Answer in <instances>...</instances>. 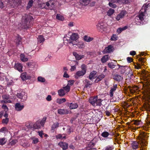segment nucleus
Here are the masks:
<instances>
[{
	"label": "nucleus",
	"mask_w": 150,
	"mask_h": 150,
	"mask_svg": "<svg viewBox=\"0 0 150 150\" xmlns=\"http://www.w3.org/2000/svg\"><path fill=\"white\" fill-rule=\"evenodd\" d=\"M56 18L57 19L60 21H63L64 19L63 17L59 14H57Z\"/></svg>",
	"instance_id": "36"
},
{
	"label": "nucleus",
	"mask_w": 150,
	"mask_h": 150,
	"mask_svg": "<svg viewBox=\"0 0 150 150\" xmlns=\"http://www.w3.org/2000/svg\"><path fill=\"white\" fill-rule=\"evenodd\" d=\"M117 85H114L112 87V88L111 89V90L110 91V96L111 97H112L113 96V92L114 91H115L117 88Z\"/></svg>",
	"instance_id": "20"
},
{
	"label": "nucleus",
	"mask_w": 150,
	"mask_h": 150,
	"mask_svg": "<svg viewBox=\"0 0 150 150\" xmlns=\"http://www.w3.org/2000/svg\"><path fill=\"white\" fill-rule=\"evenodd\" d=\"M58 113L60 115L67 114L69 113V111L66 109H59L57 110Z\"/></svg>",
	"instance_id": "12"
},
{
	"label": "nucleus",
	"mask_w": 150,
	"mask_h": 150,
	"mask_svg": "<svg viewBox=\"0 0 150 150\" xmlns=\"http://www.w3.org/2000/svg\"><path fill=\"white\" fill-rule=\"evenodd\" d=\"M22 67H23L22 65L20 63H17L15 64V69H17L19 71H22Z\"/></svg>",
	"instance_id": "16"
},
{
	"label": "nucleus",
	"mask_w": 150,
	"mask_h": 150,
	"mask_svg": "<svg viewBox=\"0 0 150 150\" xmlns=\"http://www.w3.org/2000/svg\"><path fill=\"white\" fill-rule=\"evenodd\" d=\"M38 135L41 137H42V135L43 134V133L42 131H39L38 132Z\"/></svg>",
	"instance_id": "63"
},
{
	"label": "nucleus",
	"mask_w": 150,
	"mask_h": 150,
	"mask_svg": "<svg viewBox=\"0 0 150 150\" xmlns=\"http://www.w3.org/2000/svg\"><path fill=\"white\" fill-rule=\"evenodd\" d=\"M58 95L60 96H63L65 94L64 90L63 89H60L58 91Z\"/></svg>",
	"instance_id": "29"
},
{
	"label": "nucleus",
	"mask_w": 150,
	"mask_h": 150,
	"mask_svg": "<svg viewBox=\"0 0 150 150\" xmlns=\"http://www.w3.org/2000/svg\"><path fill=\"white\" fill-rule=\"evenodd\" d=\"M115 10L111 8H109V10L107 12V15L108 16H110L115 12Z\"/></svg>",
	"instance_id": "21"
},
{
	"label": "nucleus",
	"mask_w": 150,
	"mask_h": 150,
	"mask_svg": "<svg viewBox=\"0 0 150 150\" xmlns=\"http://www.w3.org/2000/svg\"><path fill=\"white\" fill-rule=\"evenodd\" d=\"M93 38L86 35H85L83 37V39L85 41L89 42L92 41Z\"/></svg>",
	"instance_id": "27"
},
{
	"label": "nucleus",
	"mask_w": 150,
	"mask_h": 150,
	"mask_svg": "<svg viewBox=\"0 0 150 150\" xmlns=\"http://www.w3.org/2000/svg\"><path fill=\"white\" fill-rule=\"evenodd\" d=\"M114 79L116 81H119L122 80L123 78L122 76L117 74L114 76Z\"/></svg>",
	"instance_id": "23"
},
{
	"label": "nucleus",
	"mask_w": 150,
	"mask_h": 150,
	"mask_svg": "<svg viewBox=\"0 0 150 150\" xmlns=\"http://www.w3.org/2000/svg\"><path fill=\"white\" fill-rule=\"evenodd\" d=\"M63 77L64 78H67L69 77V76L67 73L66 71H65L64 72Z\"/></svg>",
	"instance_id": "61"
},
{
	"label": "nucleus",
	"mask_w": 150,
	"mask_h": 150,
	"mask_svg": "<svg viewBox=\"0 0 150 150\" xmlns=\"http://www.w3.org/2000/svg\"><path fill=\"white\" fill-rule=\"evenodd\" d=\"M113 47L111 45H108L107 47L105 48L103 51L104 53H109L112 51Z\"/></svg>",
	"instance_id": "10"
},
{
	"label": "nucleus",
	"mask_w": 150,
	"mask_h": 150,
	"mask_svg": "<svg viewBox=\"0 0 150 150\" xmlns=\"http://www.w3.org/2000/svg\"><path fill=\"white\" fill-rule=\"evenodd\" d=\"M51 57L50 55H48L45 59V61H47L50 60L51 59Z\"/></svg>",
	"instance_id": "60"
},
{
	"label": "nucleus",
	"mask_w": 150,
	"mask_h": 150,
	"mask_svg": "<svg viewBox=\"0 0 150 150\" xmlns=\"http://www.w3.org/2000/svg\"><path fill=\"white\" fill-rule=\"evenodd\" d=\"M58 145L62 148L63 150H65L67 149L68 148V144L65 142H60L59 144Z\"/></svg>",
	"instance_id": "13"
},
{
	"label": "nucleus",
	"mask_w": 150,
	"mask_h": 150,
	"mask_svg": "<svg viewBox=\"0 0 150 150\" xmlns=\"http://www.w3.org/2000/svg\"><path fill=\"white\" fill-rule=\"evenodd\" d=\"M46 120V117H43L41 120L37 121L34 124L33 127L35 129H38L44 126Z\"/></svg>",
	"instance_id": "5"
},
{
	"label": "nucleus",
	"mask_w": 150,
	"mask_h": 150,
	"mask_svg": "<svg viewBox=\"0 0 150 150\" xmlns=\"http://www.w3.org/2000/svg\"><path fill=\"white\" fill-rule=\"evenodd\" d=\"M108 5L110 7L113 8H115L117 7V6L115 4L111 2H109Z\"/></svg>",
	"instance_id": "45"
},
{
	"label": "nucleus",
	"mask_w": 150,
	"mask_h": 150,
	"mask_svg": "<svg viewBox=\"0 0 150 150\" xmlns=\"http://www.w3.org/2000/svg\"><path fill=\"white\" fill-rule=\"evenodd\" d=\"M96 27L98 30H100V29H102L103 28V25L101 24L100 23H98L96 25Z\"/></svg>",
	"instance_id": "43"
},
{
	"label": "nucleus",
	"mask_w": 150,
	"mask_h": 150,
	"mask_svg": "<svg viewBox=\"0 0 150 150\" xmlns=\"http://www.w3.org/2000/svg\"><path fill=\"white\" fill-rule=\"evenodd\" d=\"M16 96L21 99V102H24L26 100L27 98V94L24 91H19L17 93Z\"/></svg>",
	"instance_id": "7"
},
{
	"label": "nucleus",
	"mask_w": 150,
	"mask_h": 150,
	"mask_svg": "<svg viewBox=\"0 0 150 150\" xmlns=\"http://www.w3.org/2000/svg\"><path fill=\"white\" fill-rule=\"evenodd\" d=\"M108 65L109 67L111 69L114 68L115 66V65H114L112 62L109 63L108 64Z\"/></svg>",
	"instance_id": "49"
},
{
	"label": "nucleus",
	"mask_w": 150,
	"mask_h": 150,
	"mask_svg": "<svg viewBox=\"0 0 150 150\" xmlns=\"http://www.w3.org/2000/svg\"><path fill=\"white\" fill-rule=\"evenodd\" d=\"M32 140V143L33 144H36L39 142V140L38 138L35 137H32L31 138Z\"/></svg>",
	"instance_id": "34"
},
{
	"label": "nucleus",
	"mask_w": 150,
	"mask_h": 150,
	"mask_svg": "<svg viewBox=\"0 0 150 150\" xmlns=\"http://www.w3.org/2000/svg\"><path fill=\"white\" fill-rule=\"evenodd\" d=\"M67 132L69 134L72 131L71 127L69 126H68L67 127Z\"/></svg>",
	"instance_id": "58"
},
{
	"label": "nucleus",
	"mask_w": 150,
	"mask_h": 150,
	"mask_svg": "<svg viewBox=\"0 0 150 150\" xmlns=\"http://www.w3.org/2000/svg\"><path fill=\"white\" fill-rule=\"evenodd\" d=\"M142 137V139L145 140L147 137V136H146V134L144 132H142L141 133Z\"/></svg>",
	"instance_id": "50"
},
{
	"label": "nucleus",
	"mask_w": 150,
	"mask_h": 150,
	"mask_svg": "<svg viewBox=\"0 0 150 150\" xmlns=\"http://www.w3.org/2000/svg\"><path fill=\"white\" fill-rule=\"evenodd\" d=\"M64 89V90L66 91L67 92H68L70 90V86H69L68 85H67V86L65 87H63Z\"/></svg>",
	"instance_id": "48"
},
{
	"label": "nucleus",
	"mask_w": 150,
	"mask_h": 150,
	"mask_svg": "<svg viewBox=\"0 0 150 150\" xmlns=\"http://www.w3.org/2000/svg\"><path fill=\"white\" fill-rule=\"evenodd\" d=\"M33 1L32 0H30L28 3V5L27 6V9H29L32 6Z\"/></svg>",
	"instance_id": "40"
},
{
	"label": "nucleus",
	"mask_w": 150,
	"mask_h": 150,
	"mask_svg": "<svg viewBox=\"0 0 150 150\" xmlns=\"http://www.w3.org/2000/svg\"><path fill=\"white\" fill-rule=\"evenodd\" d=\"M148 7V6L147 5L142 6L139 15L135 18L136 24L139 25L140 24H143L144 18L145 17L146 12Z\"/></svg>",
	"instance_id": "1"
},
{
	"label": "nucleus",
	"mask_w": 150,
	"mask_h": 150,
	"mask_svg": "<svg viewBox=\"0 0 150 150\" xmlns=\"http://www.w3.org/2000/svg\"><path fill=\"white\" fill-rule=\"evenodd\" d=\"M79 36L77 33H73L70 36V39L68 40L67 46L69 48H72L73 46L78 45L77 41Z\"/></svg>",
	"instance_id": "2"
},
{
	"label": "nucleus",
	"mask_w": 150,
	"mask_h": 150,
	"mask_svg": "<svg viewBox=\"0 0 150 150\" xmlns=\"http://www.w3.org/2000/svg\"><path fill=\"white\" fill-rule=\"evenodd\" d=\"M81 70L77 71L74 75L75 77L78 79L81 76L84 75L86 72V69L85 65L83 64L81 66Z\"/></svg>",
	"instance_id": "6"
},
{
	"label": "nucleus",
	"mask_w": 150,
	"mask_h": 150,
	"mask_svg": "<svg viewBox=\"0 0 150 150\" xmlns=\"http://www.w3.org/2000/svg\"><path fill=\"white\" fill-rule=\"evenodd\" d=\"M66 101V100L65 98H57L56 100V102L59 104H62Z\"/></svg>",
	"instance_id": "26"
},
{
	"label": "nucleus",
	"mask_w": 150,
	"mask_h": 150,
	"mask_svg": "<svg viewBox=\"0 0 150 150\" xmlns=\"http://www.w3.org/2000/svg\"><path fill=\"white\" fill-rule=\"evenodd\" d=\"M21 77L23 80H25L27 79H30V77L29 76V77L27 78L26 77V74L25 73L22 74L21 76Z\"/></svg>",
	"instance_id": "35"
},
{
	"label": "nucleus",
	"mask_w": 150,
	"mask_h": 150,
	"mask_svg": "<svg viewBox=\"0 0 150 150\" xmlns=\"http://www.w3.org/2000/svg\"><path fill=\"white\" fill-rule=\"evenodd\" d=\"M109 135V133L108 132L106 131L104 132L101 134V136L105 138L108 137Z\"/></svg>",
	"instance_id": "37"
},
{
	"label": "nucleus",
	"mask_w": 150,
	"mask_h": 150,
	"mask_svg": "<svg viewBox=\"0 0 150 150\" xmlns=\"http://www.w3.org/2000/svg\"><path fill=\"white\" fill-rule=\"evenodd\" d=\"M83 82L85 84V88H88L92 84V83L88 79L85 80Z\"/></svg>",
	"instance_id": "18"
},
{
	"label": "nucleus",
	"mask_w": 150,
	"mask_h": 150,
	"mask_svg": "<svg viewBox=\"0 0 150 150\" xmlns=\"http://www.w3.org/2000/svg\"><path fill=\"white\" fill-rule=\"evenodd\" d=\"M127 60L128 62L130 63L132 62V58L128 57L127 58Z\"/></svg>",
	"instance_id": "62"
},
{
	"label": "nucleus",
	"mask_w": 150,
	"mask_h": 150,
	"mask_svg": "<svg viewBox=\"0 0 150 150\" xmlns=\"http://www.w3.org/2000/svg\"><path fill=\"white\" fill-rule=\"evenodd\" d=\"M113 146H108L106 147L104 150H112L113 149Z\"/></svg>",
	"instance_id": "47"
},
{
	"label": "nucleus",
	"mask_w": 150,
	"mask_h": 150,
	"mask_svg": "<svg viewBox=\"0 0 150 150\" xmlns=\"http://www.w3.org/2000/svg\"><path fill=\"white\" fill-rule=\"evenodd\" d=\"M27 64L28 66L31 68H33L35 66V63L32 62H29Z\"/></svg>",
	"instance_id": "46"
},
{
	"label": "nucleus",
	"mask_w": 150,
	"mask_h": 150,
	"mask_svg": "<svg viewBox=\"0 0 150 150\" xmlns=\"http://www.w3.org/2000/svg\"><path fill=\"white\" fill-rule=\"evenodd\" d=\"M4 110L5 112H6L8 110V108L6 105H3L1 107Z\"/></svg>",
	"instance_id": "52"
},
{
	"label": "nucleus",
	"mask_w": 150,
	"mask_h": 150,
	"mask_svg": "<svg viewBox=\"0 0 150 150\" xmlns=\"http://www.w3.org/2000/svg\"><path fill=\"white\" fill-rule=\"evenodd\" d=\"M97 72L95 71H93L91 72L88 77L89 79L91 80L94 79L96 77Z\"/></svg>",
	"instance_id": "15"
},
{
	"label": "nucleus",
	"mask_w": 150,
	"mask_h": 150,
	"mask_svg": "<svg viewBox=\"0 0 150 150\" xmlns=\"http://www.w3.org/2000/svg\"><path fill=\"white\" fill-rule=\"evenodd\" d=\"M17 142V141L16 140H13L10 142V144L11 145H14Z\"/></svg>",
	"instance_id": "55"
},
{
	"label": "nucleus",
	"mask_w": 150,
	"mask_h": 150,
	"mask_svg": "<svg viewBox=\"0 0 150 150\" xmlns=\"http://www.w3.org/2000/svg\"><path fill=\"white\" fill-rule=\"evenodd\" d=\"M1 101L2 103H11V101L10 100H1Z\"/></svg>",
	"instance_id": "53"
},
{
	"label": "nucleus",
	"mask_w": 150,
	"mask_h": 150,
	"mask_svg": "<svg viewBox=\"0 0 150 150\" xmlns=\"http://www.w3.org/2000/svg\"><path fill=\"white\" fill-rule=\"evenodd\" d=\"M117 38L118 37L116 35H113L111 38V40L114 41L115 40H117Z\"/></svg>",
	"instance_id": "51"
},
{
	"label": "nucleus",
	"mask_w": 150,
	"mask_h": 150,
	"mask_svg": "<svg viewBox=\"0 0 150 150\" xmlns=\"http://www.w3.org/2000/svg\"><path fill=\"white\" fill-rule=\"evenodd\" d=\"M110 56L108 55H106L104 56L101 59V61L102 63L105 62L108 59Z\"/></svg>",
	"instance_id": "19"
},
{
	"label": "nucleus",
	"mask_w": 150,
	"mask_h": 150,
	"mask_svg": "<svg viewBox=\"0 0 150 150\" xmlns=\"http://www.w3.org/2000/svg\"><path fill=\"white\" fill-rule=\"evenodd\" d=\"M21 38H20L18 37L15 39V42L17 44L19 45L21 43Z\"/></svg>",
	"instance_id": "41"
},
{
	"label": "nucleus",
	"mask_w": 150,
	"mask_h": 150,
	"mask_svg": "<svg viewBox=\"0 0 150 150\" xmlns=\"http://www.w3.org/2000/svg\"><path fill=\"white\" fill-rule=\"evenodd\" d=\"M7 142V139L4 137L0 138V145H3Z\"/></svg>",
	"instance_id": "28"
},
{
	"label": "nucleus",
	"mask_w": 150,
	"mask_h": 150,
	"mask_svg": "<svg viewBox=\"0 0 150 150\" xmlns=\"http://www.w3.org/2000/svg\"><path fill=\"white\" fill-rule=\"evenodd\" d=\"M68 106L70 109H74L78 107V105L76 103H69L68 105Z\"/></svg>",
	"instance_id": "17"
},
{
	"label": "nucleus",
	"mask_w": 150,
	"mask_h": 150,
	"mask_svg": "<svg viewBox=\"0 0 150 150\" xmlns=\"http://www.w3.org/2000/svg\"><path fill=\"white\" fill-rule=\"evenodd\" d=\"M59 125V124L58 122H56L54 123L52 127V130H54L55 129L58 127Z\"/></svg>",
	"instance_id": "32"
},
{
	"label": "nucleus",
	"mask_w": 150,
	"mask_h": 150,
	"mask_svg": "<svg viewBox=\"0 0 150 150\" xmlns=\"http://www.w3.org/2000/svg\"><path fill=\"white\" fill-rule=\"evenodd\" d=\"M105 77L103 74H101L99 75L96 79V81H99L102 80Z\"/></svg>",
	"instance_id": "31"
},
{
	"label": "nucleus",
	"mask_w": 150,
	"mask_h": 150,
	"mask_svg": "<svg viewBox=\"0 0 150 150\" xmlns=\"http://www.w3.org/2000/svg\"><path fill=\"white\" fill-rule=\"evenodd\" d=\"M74 81L73 80H70L68 82L67 85L70 87L74 83Z\"/></svg>",
	"instance_id": "54"
},
{
	"label": "nucleus",
	"mask_w": 150,
	"mask_h": 150,
	"mask_svg": "<svg viewBox=\"0 0 150 150\" xmlns=\"http://www.w3.org/2000/svg\"><path fill=\"white\" fill-rule=\"evenodd\" d=\"M126 12L125 11H122L120 12V13L118 14L116 18V19L119 21L121 19L123 18L124 16L126 14Z\"/></svg>",
	"instance_id": "9"
},
{
	"label": "nucleus",
	"mask_w": 150,
	"mask_h": 150,
	"mask_svg": "<svg viewBox=\"0 0 150 150\" xmlns=\"http://www.w3.org/2000/svg\"><path fill=\"white\" fill-rule=\"evenodd\" d=\"M20 57L21 60L23 62H26L28 60V59L27 58L25 57L24 54H21Z\"/></svg>",
	"instance_id": "30"
},
{
	"label": "nucleus",
	"mask_w": 150,
	"mask_h": 150,
	"mask_svg": "<svg viewBox=\"0 0 150 150\" xmlns=\"http://www.w3.org/2000/svg\"><path fill=\"white\" fill-rule=\"evenodd\" d=\"M46 5L48 8L50 10L54 8V4L53 1H50L47 2Z\"/></svg>",
	"instance_id": "11"
},
{
	"label": "nucleus",
	"mask_w": 150,
	"mask_h": 150,
	"mask_svg": "<svg viewBox=\"0 0 150 150\" xmlns=\"http://www.w3.org/2000/svg\"><path fill=\"white\" fill-rule=\"evenodd\" d=\"M95 145V144L92 141H91L90 142L88 146L92 147L94 146Z\"/></svg>",
	"instance_id": "57"
},
{
	"label": "nucleus",
	"mask_w": 150,
	"mask_h": 150,
	"mask_svg": "<svg viewBox=\"0 0 150 150\" xmlns=\"http://www.w3.org/2000/svg\"><path fill=\"white\" fill-rule=\"evenodd\" d=\"M46 100L48 101H50L51 100V96L50 95H49L47 96L46 98Z\"/></svg>",
	"instance_id": "64"
},
{
	"label": "nucleus",
	"mask_w": 150,
	"mask_h": 150,
	"mask_svg": "<svg viewBox=\"0 0 150 150\" xmlns=\"http://www.w3.org/2000/svg\"><path fill=\"white\" fill-rule=\"evenodd\" d=\"M33 18L29 15L25 14L23 17L22 19V25L24 28H29L31 25L30 22L33 21Z\"/></svg>",
	"instance_id": "3"
},
{
	"label": "nucleus",
	"mask_w": 150,
	"mask_h": 150,
	"mask_svg": "<svg viewBox=\"0 0 150 150\" xmlns=\"http://www.w3.org/2000/svg\"><path fill=\"white\" fill-rule=\"evenodd\" d=\"M73 55L75 57L76 59L78 60H79L84 57L83 55H79L76 52L73 53Z\"/></svg>",
	"instance_id": "22"
},
{
	"label": "nucleus",
	"mask_w": 150,
	"mask_h": 150,
	"mask_svg": "<svg viewBox=\"0 0 150 150\" xmlns=\"http://www.w3.org/2000/svg\"><path fill=\"white\" fill-rule=\"evenodd\" d=\"M142 123V122L138 120H135L134 121V124L136 125H139Z\"/></svg>",
	"instance_id": "56"
},
{
	"label": "nucleus",
	"mask_w": 150,
	"mask_h": 150,
	"mask_svg": "<svg viewBox=\"0 0 150 150\" xmlns=\"http://www.w3.org/2000/svg\"><path fill=\"white\" fill-rule=\"evenodd\" d=\"M2 97L4 100H9V99L10 98L9 96L8 95H3Z\"/></svg>",
	"instance_id": "44"
},
{
	"label": "nucleus",
	"mask_w": 150,
	"mask_h": 150,
	"mask_svg": "<svg viewBox=\"0 0 150 150\" xmlns=\"http://www.w3.org/2000/svg\"><path fill=\"white\" fill-rule=\"evenodd\" d=\"M8 122V118H6L5 119H4L2 121V122L3 123L7 124Z\"/></svg>",
	"instance_id": "59"
},
{
	"label": "nucleus",
	"mask_w": 150,
	"mask_h": 150,
	"mask_svg": "<svg viewBox=\"0 0 150 150\" xmlns=\"http://www.w3.org/2000/svg\"><path fill=\"white\" fill-rule=\"evenodd\" d=\"M117 65L119 67V68L117 69H120V73L122 74H124L125 71L129 69L126 66H121L119 64H117Z\"/></svg>",
	"instance_id": "8"
},
{
	"label": "nucleus",
	"mask_w": 150,
	"mask_h": 150,
	"mask_svg": "<svg viewBox=\"0 0 150 150\" xmlns=\"http://www.w3.org/2000/svg\"><path fill=\"white\" fill-rule=\"evenodd\" d=\"M38 81L41 82H45V79L41 76H39L38 77Z\"/></svg>",
	"instance_id": "42"
},
{
	"label": "nucleus",
	"mask_w": 150,
	"mask_h": 150,
	"mask_svg": "<svg viewBox=\"0 0 150 150\" xmlns=\"http://www.w3.org/2000/svg\"><path fill=\"white\" fill-rule=\"evenodd\" d=\"M38 41L40 43L43 42L44 41V38L43 36L42 35H40L39 36Z\"/></svg>",
	"instance_id": "38"
},
{
	"label": "nucleus",
	"mask_w": 150,
	"mask_h": 150,
	"mask_svg": "<svg viewBox=\"0 0 150 150\" xmlns=\"http://www.w3.org/2000/svg\"><path fill=\"white\" fill-rule=\"evenodd\" d=\"M81 3L84 5H87L90 2V0H81Z\"/></svg>",
	"instance_id": "33"
},
{
	"label": "nucleus",
	"mask_w": 150,
	"mask_h": 150,
	"mask_svg": "<svg viewBox=\"0 0 150 150\" xmlns=\"http://www.w3.org/2000/svg\"><path fill=\"white\" fill-rule=\"evenodd\" d=\"M132 147L134 149H137L138 147V143L135 141L133 142L132 143Z\"/></svg>",
	"instance_id": "24"
},
{
	"label": "nucleus",
	"mask_w": 150,
	"mask_h": 150,
	"mask_svg": "<svg viewBox=\"0 0 150 150\" xmlns=\"http://www.w3.org/2000/svg\"><path fill=\"white\" fill-rule=\"evenodd\" d=\"M89 102L93 106H100L102 100L100 98H98L97 96L90 98L89 100Z\"/></svg>",
	"instance_id": "4"
},
{
	"label": "nucleus",
	"mask_w": 150,
	"mask_h": 150,
	"mask_svg": "<svg viewBox=\"0 0 150 150\" xmlns=\"http://www.w3.org/2000/svg\"><path fill=\"white\" fill-rule=\"evenodd\" d=\"M127 28V26H125L122 28H119L117 29V32L118 33L120 34L122 32L126 30Z\"/></svg>",
	"instance_id": "25"
},
{
	"label": "nucleus",
	"mask_w": 150,
	"mask_h": 150,
	"mask_svg": "<svg viewBox=\"0 0 150 150\" xmlns=\"http://www.w3.org/2000/svg\"><path fill=\"white\" fill-rule=\"evenodd\" d=\"M56 137L57 139H65L66 137L65 136H63V135L60 134L56 135Z\"/></svg>",
	"instance_id": "39"
},
{
	"label": "nucleus",
	"mask_w": 150,
	"mask_h": 150,
	"mask_svg": "<svg viewBox=\"0 0 150 150\" xmlns=\"http://www.w3.org/2000/svg\"><path fill=\"white\" fill-rule=\"evenodd\" d=\"M24 106L21 105L19 103H17L15 105V108L16 110L17 111H20L22 110L24 108Z\"/></svg>",
	"instance_id": "14"
}]
</instances>
